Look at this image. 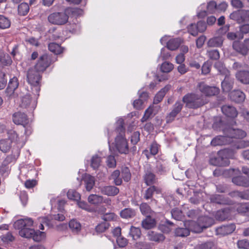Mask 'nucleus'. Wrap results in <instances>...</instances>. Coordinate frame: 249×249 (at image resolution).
<instances>
[{
    "mask_svg": "<svg viewBox=\"0 0 249 249\" xmlns=\"http://www.w3.org/2000/svg\"><path fill=\"white\" fill-rule=\"evenodd\" d=\"M153 112L152 107H148L145 111L143 116L141 119L142 122H144L148 119V118L152 115Z\"/></svg>",
    "mask_w": 249,
    "mask_h": 249,
    "instance_id": "obj_62",
    "label": "nucleus"
},
{
    "mask_svg": "<svg viewBox=\"0 0 249 249\" xmlns=\"http://www.w3.org/2000/svg\"><path fill=\"white\" fill-rule=\"evenodd\" d=\"M51 64L50 59L47 54H43L41 56L36 64L33 69L37 71L40 73L43 72Z\"/></svg>",
    "mask_w": 249,
    "mask_h": 249,
    "instance_id": "obj_9",
    "label": "nucleus"
},
{
    "mask_svg": "<svg viewBox=\"0 0 249 249\" xmlns=\"http://www.w3.org/2000/svg\"><path fill=\"white\" fill-rule=\"evenodd\" d=\"M142 213L146 216H154L155 213L152 211L150 206L146 203H142L140 206Z\"/></svg>",
    "mask_w": 249,
    "mask_h": 249,
    "instance_id": "obj_30",
    "label": "nucleus"
},
{
    "mask_svg": "<svg viewBox=\"0 0 249 249\" xmlns=\"http://www.w3.org/2000/svg\"><path fill=\"white\" fill-rule=\"evenodd\" d=\"M29 6L27 3H21L18 7V13L21 16H25L29 12Z\"/></svg>",
    "mask_w": 249,
    "mask_h": 249,
    "instance_id": "obj_46",
    "label": "nucleus"
},
{
    "mask_svg": "<svg viewBox=\"0 0 249 249\" xmlns=\"http://www.w3.org/2000/svg\"><path fill=\"white\" fill-rule=\"evenodd\" d=\"M211 200L213 203L219 204H230L231 202V201L228 198L220 195H215L212 196Z\"/></svg>",
    "mask_w": 249,
    "mask_h": 249,
    "instance_id": "obj_18",
    "label": "nucleus"
},
{
    "mask_svg": "<svg viewBox=\"0 0 249 249\" xmlns=\"http://www.w3.org/2000/svg\"><path fill=\"white\" fill-rule=\"evenodd\" d=\"M232 182L238 186L245 187H249V178L243 176L234 177L232 179Z\"/></svg>",
    "mask_w": 249,
    "mask_h": 249,
    "instance_id": "obj_19",
    "label": "nucleus"
},
{
    "mask_svg": "<svg viewBox=\"0 0 249 249\" xmlns=\"http://www.w3.org/2000/svg\"><path fill=\"white\" fill-rule=\"evenodd\" d=\"M148 95L147 92H142L140 95V99L136 100L133 102L134 107L137 109H142L143 107L144 102L148 98Z\"/></svg>",
    "mask_w": 249,
    "mask_h": 249,
    "instance_id": "obj_22",
    "label": "nucleus"
},
{
    "mask_svg": "<svg viewBox=\"0 0 249 249\" xmlns=\"http://www.w3.org/2000/svg\"><path fill=\"white\" fill-rule=\"evenodd\" d=\"M108 227L107 223H102L98 224L96 227V231L99 232H104Z\"/></svg>",
    "mask_w": 249,
    "mask_h": 249,
    "instance_id": "obj_64",
    "label": "nucleus"
},
{
    "mask_svg": "<svg viewBox=\"0 0 249 249\" xmlns=\"http://www.w3.org/2000/svg\"><path fill=\"white\" fill-rule=\"evenodd\" d=\"M223 42V39L221 36L215 37L210 39L208 42V45L211 47H220Z\"/></svg>",
    "mask_w": 249,
    "mask_h": 249,
    "instance_id": "obj_32",
    "label": "nucleus"
},
{
    "mask_svg": "<svg viewBox=\"0 0 249 249\" xmlns=\"http://www.w3.org/2000/svg\"><path fill=\"white\" fill-rule=\"evenodd\" d=\"M69 199L78 201L80 199V194L73 190H69L67 193Z\"/></svg>",
    "mask_w": 249,
    "mask_h": 249,
    "instance_id": "obj_51",
    "label": "nucleus"
},
{
    "mask_svg": "<svg viewBox=\"0 0 249 249\" xmlns=\"http://www.w3.org/2000/svg\"><path fill=\"white\" fill-rule=\"evenodd\" d=\"M229 195L232 197H239L243 199H249V190L244 192L234 191L229 193Z\"/></svg>",
    "mask_w": 249,
    "mask_h": 249,
    "instance_id": "obj_29",
    "label": "nucleus"
},
{
    "mask_svg": "<svg viewBox=\"0 0 249 249\" xmlns=\"http://www.w3.org/2000/svg\"><path fill=\"white\" fill-rule=\"evenodd\" d=\"M197 89L203 94L207 96H213L219 93V89L215 87H210L204 82L199 83Z\"/></svg>",
    "mask_w": 249,
    "mask_h": 249,
    "instance_id": "obj_8",
    "label": "nucleus"
},
{
    "mask_svg": "<svg viewBox=\"0 0 249 249\" xmlns=\"http://www.w3.org/2000/svg\"><path fill=\"white\" fill-rule=\"evenodd\" d=\"M69 227L72 232L77 233L81 228L80 223L76 220H71L69 222Z\"/></svg>",
    "mask_w": 249,
    "mask_h": 249,
    "instance_id": "obj_43",
    "label": "nucleus"
},
{
    "mask_svg": "<svg viewBox=\"0 0 249 249\" xmlns=\"http://www.w3.org/2000/svg\"><path fill=\"white\" fill-rule=\"evenodd\" d=\"M12 61L8 54L0 52V65H7L10 64Z\"/></svg>",
    "mask_w": 249,
    "mask_h": 249,
    "instance_id": "obj_50",
    "label": "nucleus"
},
{
    "mask_svg": "<svg viewBox=\"0 0 249 249\" xmlns=\"http://www.w3.org/2000/svg\"><path fill=\"white\" fill-rule=\"evenodd\" d=\"M214 66L220 74L227 75V74L229 73V71L223 66L222 63L217 62L215 63Z\"/></svg>",
    "mask_w": 249,
    "mask_h": 249,
    "instance_id": "obj_53",
    "label": "nucleus"
},
{
    "mask_svg": "<svg viewBox=\"0 0 249 249\" xmlns=\"http://www.w3.org/2000/svg\"><path fill=\"white\" fill-rule=\"evenodd\" d=\"M180 44V39L175 38L170 40L167 43V47L168 49L174 51L178 49Z\"/></svg>",
    "mask_w": 249,
    "mask_h": 249,
    "instance_id": "obj_37",
    "label": "nucleus"
},
{
    "mask_svg": "<svg viewBox=\"0 0 249 249\" xmlns=\"http://www.w3.org/2000/svg\"><path fill=\"white\" fill-rule=\"evenodd\" d=\"M10 159V158L9 157H7L1 165L0 167V175L6 176L8 174L10 169L9 166L7 165V164Z\"/></svg>",
    "mask_w": 249,
    "mask_h": 249,
    "instance_id": "obj_39",
    "label": "nucleus"
},
{
    "mask_svg": "<svg viewBox=\"0 0 249 249\" xmlns=\"http://www.w3.org/2000/svg\"><path fill=\"white\" fill-rule=\"evenodd\" d=\"M143 178L144 182L148 186L155 183L157 180L155 175L150 171H146Z\"/></svg>",
    "mask_w": 249,
    "mask_h": 249,
    "instance_id": "obj_25",
    "label": "nucleus"
},
{
    "mask_svg": "<svg viewBox=\"0 0 249 249\" xmlns=\"http://www.w3.org/2000/svg\"><path fill=\"white\" fill-rule=\"evenodd\" d=\"M186 107L190 108H197L206 103L202 96L191 93L185 95L182 99Z\"/></svg>",
    "mask_w": 249,
    "mask_h": 249,
    "instance_id": "obj_3",
    "label": "nucleus"
},
{
    "mask_svg": "<svg viewBox=\"0 0 249 249\" xmlns=\"http://www.w3.org/2000/svg\"><path fill=\"white\" fill-rule=\"evenodd\" d=\"M0 238L1 241L7 244L13 242L15 240L14 236L10 232H8L6 234L1 235Z\"/></svg>",
    "mask_w": 249,
    "mask_h": 249,
    "instance_id": "obj_54",
    "label": "nucleus"
},
{
    "mask_svg": "<svg viewBox=\"0 0 249 249\" xmlns=\"http://www.w3.org/2000/svg\"><path fill=\"white\" fill-rule=\"evenodd\" d=\"M231 211L230 209H225L217 211L215 215V218L218 220L223 221L230 218Z\"/></svg>",
    "mask_w": 249,
    "mask_h": 249,
    "instance_id": "obj_21",
    "label": "nucleus"
},
{
    "mask_svg": "<svg viewBox=\"0 0 249 249\" xmlns=\"http://www.w3.org/2000/svg\"><path fill=\"white\" fill-rule=\"evenodd\" d=\"M121 178H123L125 181H128L131 178V174L130 171L127 167H124L122 169Z\"/></svg>",
    "mask_w": 249,
    "mask_h": 249,
    "instance_id": "obj_57",
    "label": "nucleus"
},
{
    "mask_svg": "<svg viewBox=\"0 0 249 249\" xmlns=\"http://www.w3.org/2000/svg\"><path fill=\"white\" fill-rule=\"evenodd\" d=\"M207 55L211 59L217 60L219 58V53L217 50H210L207 52Z\"/></svg>",
    "mask_w": 249,
    "mask_h": 249,
    "instance_id": "obj_56",
    "label": "nucleus"
},
{
    "mask_svg": "<svg viewBox=\"0 0 249 249\" xmlns=\"http://www.w3.org/2000/svg\"><path fill=\"white\" fill-rule=\"evenodd\" d=\"M226 137L219 136L213 139L211 141V144L213 146L221 145L226 144Z\"/></svg>",
    "mask_w": 249,
    "mask_h": 249,
    "instance_id": "obj_47",
    "label": "nucleus"
},
{
    "mask_svg": "<svg viewBox=\"0 0 249 249\" xmlns=\"http://www.w3.org/2000/svg\"><path fill=\"white\" fill-rule=\"evenodd\" d=\"M11 22L7 18L0 15V29H4L10 26Z\"/></svg>",
    "mask_w": 249,
    "mask_h": 249,
    "instance_id": "obj_49",
    "label": "nucleus"
},
{
    "mask_svg": "<svg viewBox=\"0 0 249 249\" xmlns=\"http://www.w3.org/2000/svg\"><path fill=\"white\" fill-rule=\"evenodd\" d=\"M89 203L94 205H98L103 203V197L97 195L91 194L88 198Z\"/></svg>",
    "mask_w": 249,
    "mask_h": 249,
    "instance_id": "obj_35",
    "label": "nucleus"
},
{
    "mask_svg": "<svg viewBox=\"0 0 249 249\" xmlns=\"http://www.w3.org/2000/svg\"><path fill=\"white\" fill-rule=\"evenodd\" d=\"M129 235L132 237L133 239L137 240L141 236V230L138 228L132 226L130 229Z\"/></svg>",
    "mask_w": 249,
    "mask_h": 249,
    "instance_id": "obj_44",
    "label": "nucleus"
},
{
    "mask_svg": "<svg viewBox=\"0 0 249 249\" xmlns=\"http://www.w3.org/2000/svg\"><path fill=\"white\" fill-rule=\"evenodd\" d=\"M155 192L157 194H159L160 193V190L155 186H150L145 190L143 194V197L146 200L152 199Z\"/></svg>",
    "mask_w": 249,
    "mask_h": 249,
    "instance_id": "obj_24",
    "label": "nucleus"
},
{
    "mask_svg": "<svg viewBox=\"0 0 249 249\" xmlns=\"http://www.w3.org/2000/svg\"><path fill=\"white\" fill-rule=\"evenodd\" d=\"M235 228L236 226L234 224L224 225L217 228L216 229V233L217 235L225 236L231 233L235 230Z\"/></svg>",
    "mask_w": 249,
    "mask_h": 249,
    "instance_id": "obj_12",
    "label": "nucleus"
},
{
    "mask_svg": "<svg viewBox=\"0 0 249 249\" xmlns=\"http://www.w3.org/2000/svg\"><path fill=\"white\" fill-rule=\"evenodd\" d=\"M217 5L215 1L209 2L207 5V12L209 13H213L216 10Z\"/></svg>",
    "mask_w": 249,
    "mask_h": 249,
    "instance_id": "obj_63",
    "label": "nucleus"
},
{
    "mask_svg": "<svg viewBox=\"0 0 249 249\" xmlns=\"http://www.w3.org/2000/svg\"><path fill=\"white\" fill-rule=\"evenodd\" d=\"M76 9H68L65 12H54L50 14L48 18L50 22L56 25H63L67 22L69 17L67 13L74 12Z\"/></svg>",
    "mask_w": 249,
    "mask_h": 249,
    "instance_id": "obj_4",
    "label": "nucleus"
},
{
    "mask_svg": "<svg viewBox=\"0 0 249 249\" xmlns=\"http://www.w3.org/2000/svg\"><path fill=\"white\" fill-rule=\"evenodd\" d=\"M232 47L234 50L243 55H246L249 51V39H246L243 42L234 41Z\"/></svg>",
    "mask_w": 249,
    "mask_h": 249,
    "instance_id": "obj_11",
    "label": "nucleus"
},
{
    "mask_svg": "<svg viewBox=\"0 0 249 249\" xmlns=\"http://www.w3.org/2000/svg\"><path fill=\"white\" fill-rule=\"evenodd\" d=\"M101 161V158L98 156L94 155L91 160V166L94 169H97L100 165Z\"/></svg>",
    "mask_w": 249,
    "mask_h": 249,
    "instance_id": "obj_55",
    "label": "nucleus"
},
{
    "mask_svg": "<svg viewBox=\"0 0 249 249\" xmlns=\"http://www.w3.org/2000/svg\"><path fill=\"white\" fill-rule=\"evenodd\" d=\"M87 191H90L95 184L94 178L89 175H86L83 178Z\"/></svg>",
    "mask_w": 249,
    "mask_h": 249,
    "instance_id": "obj_23",
    "label": "nucleus"
},
{
    "mask_svg": "<svg viewBox=\"0 0 249 249\" xmlns=\"http://www.w3.org/2000/svg\"><path fill=\"white\" fill-rule=\"evenodd\" d=\"M231 100L236 102H243L245 99V94L239 90H233L230 93Z\"/></svg>",
    "mask_w": 249,
    "mask_h": 249,
    "instance_id": "obj_17",
    "label": "nucleus"
},
{
    "mask_svg": "<svg viewBox=\"0 0 249 249\" xmlns=\"http://www.w3.org/2000/svg\"><path fill=\"white\" fill-rule=\"evenodd\" d=\"M11 142L10 140L4 139L0 141V149L4 153L8 152L11 148Z\"/></svg>",
    "mask_w": 249,
    "mask_h": 249,
    "instance_id": "obj_34",
    "label": "nucleus"
},
{
    "mask_svg": "<svg viewBox=\"0 0 249 249\" xmlns=\"http://www.w3.org/2000/svg\"><path fill=\"white\" fill-rule=\"evenodd\" d=\"M49 50L56 54H58L63 52V49L58 44L51 43L48 45Z\"/></svg>",
    "mask_w": 249,
    "mask_h": 249,
    "instance_id": "obj_42",
    "label": "nucleus"
},
{
    "mask_svg": "<svg viewBox=\"0 0 249 249\" xmlns=\"http://www.w3.org/2000/svg\"><path fill=\"white\" fill-rule=\"evenodd\" d=\"M149 239L151 241H160L164 239V237L162 234L156 233L153 231H149L147 233Z\"/></svg>",
    "mask_w": 249,
    "mask_h": 249,
    "instance_id": "obj_38",
    "label": "nucleus"
},
{
    "mask_svg": "<svg viewBox=\"0 0 249 249\" xmlns=\"http://www.w3.org/2000/svg\"><path fill=\"white\" fill-rule=\"evenodd\" d=\"M135 215L134 210L130 208H125L120 212V215L123 218H131L134 217Z\"/></svg>",
    "mask_w": 249,
    "mask_h": 249,
    "instance_id": "obj_36",
    "label": "nucleus"
},
{
    "mask_svg": "<svg viewBox=\"0 0 249 249\" xmlns=\"http://www.w3.org/2000/svg\"><path fill=\"white\" fill-rule=\"evenodd\" d=\"M175 234L177 236L185 237L189 235L190 230L187 226L185 228H178L176 229L175 231Z\"/></svg>",
    "mask_w": 249,
    "mask_h": 249,
    "instance_id": "obj_40",
    "label": "nucleus"
},
{
    "mask_svg": "<svg viewBox=\"0 0 249 249\" xmlns=\"http://www.w3.org/2000/svg\"><path fill=\"white\" fill-rule=\"evenodd\" d=\"M101 193L108 196H114L119 192V189L114 186H104L101 188Z\"/></svg>",
    "mask_w": 249,
    "mask_h": 249,
    "instance_id": "obj_16",
    "label": "nucleus"
},
{
    "mask_svg": "<svg viewBox=\"0 0 249 249\" xmlns=\"http://www.w3.org/2000/svg\"><path fill=\"white\" fill-rule=\"evenodd\" d=\"M174 68L173 65L168 62H163L160 66V70L163 72L168 73L171 71Z\"/></svg>",
    "mask_w": 249,
    "mask_h": 249,
    "instance_id": "obj_52",
    "label": "nucleus"
},
{
    "mask_svg": "<svg viewBox=\"0 0 249 249\" xmlns=\"http://www.w3.org/2000/svg\"><path fill=\"white\" fill-rule=\"evenodd\" d=\"M198 222L201 224L204 229H206L213 224V220L208 216H200L198 219Z\"/></svg>",
    "mask_w": 249,
    "mask_h": 249,
    "instance_id": "obj_28",
    "label": "nucleus"
},
{
    "mask_svg": "<svg viewBox=\"0 0 249 249\" xmlns=\"http://www.w3.org/2000/svg\"><path fill=\"white\" fill-rule=\"evenodd\" d=\"M236 77L241 83L245 84H249V72L248 71H239L236 74Z\"/></svg>",
    "mask_w": 249,
    "mask_h": 249,
    "instance_id": "obj_26",
    "label": "nucleus"
},
{
    "mask_svg": "<svg viewBox=\"0 0 249 249\" xmlns=\"http://www.w3.org/2000/svg\"><path fill=\"white\" fill-rule=\"evenodd\" d=\"M34 221L31 218H25L17 220L14 224L16 229L19 230L20 236L26 238H32L36 242H39L45 237V233L38 230L35 231L31 228Z\"/></svg>",
    "mask_w": 249,
    "mask_h": 249,
    "instance_id": "obj_1",
    "label": "nucleus"
},
{
    "mask_svg": "<svg viewBox=\"0 0 249 249\" xmlns=\"http://www.w3.org/2000/svg\"><path fill=\"white\" fill-rule=\"evenodd\" d=\"M155 170L157 173L162 175L166 172L167 169L163 162L158 161L156 162Z\"/></svg>",
    "mask_w": 249,
    "mask_h": 249,
    "instance_id": "obj_45",
    "label": "nucleus"
},
{
    "mask_svg": "<svg viewBox=\"0 0 249 249\" xmlns=\"http://www.w3.org/2000/svg\"><path fill=\"white\" fill-rule=\"evenodd\" d=\"M225 75V79L221 83V87L223 91L227 92L232 89L233 81L230 78V73Z\"/></svg>",
    "mask_w": 249,
    "mask_h": 249,
    "instance_id": "obj_20",
    "label": "nucleus"
},
{
    "mask_svg": "<svg viewBox=\"0 0 249 249\" xmlns=\"http://www.w3.org/2000/svg\"><path fill=\"white\" fill-rule=\"evenodd\" d=\"M18 79L16 77H13L10 79L8 87L6 90V92L9 96H11L14 92V91L18 86Z\"/></svg>",
    "mask_w": 249,
    "mask_h": 249,
    "instance_id": "obj_14",
    "label": "nucleus"
},
{
    "mask_svg": "<svg viewBox=\"0 0 249 249\" xmlns=\"http://www.w3.org/2000/svg\"><path fill=\"white\" fill-rule=\"evenodd\" d=\"M13 121L17 125H22L24 127L28 124L29 120L27 115L22 112H17L13 114Z\"/></svg>",
    "mask_w": 249,
    "mask_h": 249,
    "instance_id": "obj_10",
    "label": "nucleus"
},
{
    "mask_svg": "<svg viewBox=\"0 0 249 249\" xmlns=\"http://www.w3.org/2000/svg\"><path fill=\"white\" fill-rule=\"evenodd\" d=\"M226 150L220 151L216 157L212 158L210 160V163L214 166H224L229 164L230 161L226 157Z\"/></svg>",
    "mask_w": 249,
    "mask_h": 249,
    "instance_id": "obj_6",
    "label": "nucleus"
},
{
    "mask_svg": "<svg viewBox=\"0 0 249 249\" xmlns=\"http://www.w3.org/2000/svg\"><path fill=\"white\" fill-rule=\"evenodd\" d=\"M170 86H167L162 89L155 96L153 103L157 104L160 103L165 96L166 93L169 90Z\"/></svg>",
    "mask_w": 249,
    "mask_h": 249,
    "instance_id": "obj_27",
    "label": "nucleus"
},
{
    "mask_svg": "<svg viewBox=\"0 0 249 249\" xmlns=\"http://www.w3.org/2000/svg\"><path fill=\"white\" fill-rule=\"evenodd\" d=\"M221 110L223 114L230 118H235L238 115L236 109L233 106L225 105L222 107Z\"/></svg>",
    "mask_w": 249,
    "mask_h": 249,
    "instance_id": "obj_13",
    "label": "nucleus"
},
{
    "mask_svg": "<svg viewBox=\"0 0 249 249\" xmlns=\"http://www.w3.org/2000/svg\"><path fill=\"white\" fill-rule=\"evenodd\" d=\"M9 139L12 142H17L18 141V136L16 131L14 130H9L8 132Z\"/></svg>",
    "mask_w": 249,
    "mask_h": 249,
    "instance_id": "obj_61",
    "label": "nucleus"
},
{
    "mask_svg": "<svg viewBox=\"0 0 249 249\" xmlns=\"http://www.w3.org/2000/svg\"><path fill=\"white\" fill-rule=\"evenodd\" d=\"M34 92V96L33 98L31 97L29 94H27L23 96L21 99V102L20 106L23 108H28L30 107L31 109H34L37 103V98L39 95Z\"/></svg>",
    "mask_w": 249,
    "mask_h": 249,
    "instance_id": "obj_7",
    "label": "nucleus"
},
{
    "mask_svg": "<svg viewBox=\"0 0 249 249\" xmlns=\"http://www.w3.org/2000/svg\"><path fill=\"white\" fill-rule=\"evenodd\" d=\"M38 220L40 222V225L39 226V228L41 230H44V226L51 227L52 225L50 223V221L47 217H39Z\"/></svg>",
    "mask_w": 249,
    "mask_h": 249,
    "instance_id": "obj_59",
    "label": "nucleus"
},
{
    "mask_svg": "<svg viewBox=\"0 0 249 249\" xmlns=\"http://www.w3.org/2000/svg\"><path fill=\"white\" fill-rule=\"evenodd\" d=\"M230 18L236 21L239 23L242 22V18L241 17V10L232 12L230 15Z\"/></svg>",
    "mask_w": 249,
    "mask_h": 249,
    "instance_id": "obj_48",
    "label": "nucleus"
},
{
    "mask_svg": "<svg viewBox=\"0 0 249 249\" xmlns=\"http://www.w3.org/2000/svg\"><path fill=\"white\" fill-rule=\"evenodd\" d=\"M27 77L28 83L33 86L32 91H35L37 95H39L40 87L38 85L41 78V73L31 68L28 71Z\"/></svg>",
    "mask_w": 249,
    "mask_h": 249,
    "instance_id": "obj_5",
    "label": "nucleus"
},
{
    "mask_svg": "<svg viewBox=\"0 0 249 249\" xmlns=\"http://www.w3.org/2000/svg\"><path fill=\"white\" fill-rule=\"evenodd\" d=\"M171 214L172 217L177 220H181L182 218L181 211L177 208L172 210Z\"/></svg>",
    "mask_w": 249,
    "mask_h": 249,
    "instance_id": "obj_58",
    "label": "nucleus"
},
{
    "mask_svg": "<svg viewBox=\"0 0 249 249\" xmlns=\"http://www.w3.org/2000/svg\"><path fill=\"white\" fill-rule=\"evenodd\" d=\"M110 178L113 179L114 183L116 185H120L122 183V178L120 177V172L119 170H115L111 175Z\"/></svg>",
    "mask_w": 249,
    "mask_h": 249,
    "instance_id": "obj_41",
    "label": "nucleus"
},
{
    "mask_svg": "<svg viewBox=\"0 0 249 249\" xmlns=\"http://www.w3.org/2000/svg\"><path fill=\"white\" fill-rule=\"evenodd\" d=\"M184 225L189 227L190 231H191L196 233L201 232L204 229L199 222H197V223H196L193 221H186L184 223Z\"/></svg>",
    "mask_w": 249,
    "mask_h": 249,
    "instance_id": "obj_15",
    "label": "nucleus"
},
{
    "mask_svg": "<svg viewBox=\"0 0 249 249\" xmlns=\"http://www.w3.org/2000/svg\"><path fill=\"white\" fill-rule=\"evenodd\" d=\"M229 131L231 134L227 135V136L229 137L240 139L245 137L246 135V132L241 129H232L230 128Z\"/></svg>",
    "mask_w": 249,
    "mask_h": 249,
    "instance_id": "obj_31",
    "label": "nucleus"
},
{
    "mask_svg": "<svg viewBox=\"0 0 249 249\" xmlns=\"http://www.w3.org/2000/svg\"><path fill=\"white\" fill-rule=\"evenodd\" d=\"M237 245L239 249H249V242L246 239L239 240Z\"/></svg>",
    "mask_w": 249,
    "mask_h": 249,
    "instance_id": "obj_60",
    "label": "nucleus"
},
{
    "mask_svg": "<svg viewBox=\"0 0 249 249\" xmlns=\"http://www.w3.org/2000/svg\"><path fill=\"white\" fill-rule=\"evenodd\" d=\"M116 132L118 133L116 136L114 146L116 149L121 154H127L128 152L127 142L124 137V120L120 118L117 121Z\"/></svg>",
    "mask_w": 249,
    "mask_h": 249,
    "instance_id": "obj_2",
    "label": "nucleus"
},
{
    "mask_svg": "<svg viewBox=\"0 0 249 249\" xmlns=\"http://www.w3.org/2000/svg\"><path fill=\"white\" fill-rule=\"evenodd\" d=\"M152 216H146V218L142 221V225L145 229H150L155 225L154 219L152 218Z\"/></svg>",
    "mask_w": 249,
    "mask_h": 249,
    "instance_id": "obj_33",
    "label": "nucleus"
}]
</instances>
